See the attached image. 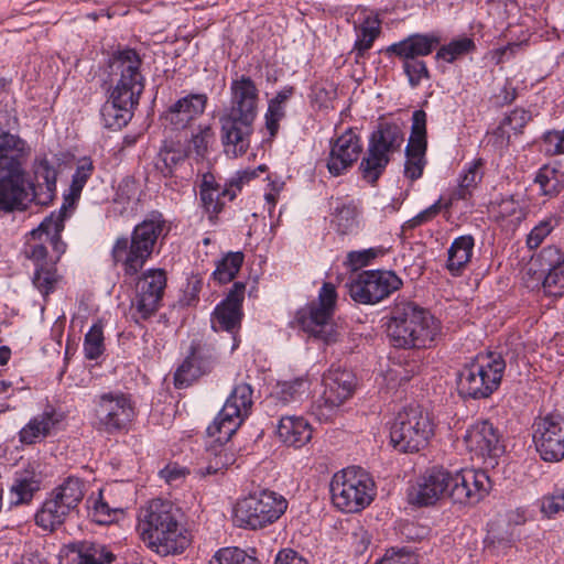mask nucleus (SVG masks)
Returning <instances> with one entry per match:
<instances>
[{
	"label": "nucleus",
	"mask_w": 564,
	"mask_h": 564,
	"mask_svg": "<svg viewBox=\"0 0 564 564\" xmlns=\"http://www.w3.org/2000/svg\"><path fill=\"white\" fill-rule=\"evenodd\" d=\"M68 208L63 205L57 213L45 217L37 228L25 238L22 254L34 267L33 285L42 295L52 293L61 280L56 264L66 251V243L61 238Z\"/></svg>",
	"instance_id": "1"
},
{
	"label": "nucleus",
	"mask_w": 564,
	"mask_h": 564,
	"mask_svg": "<svg viewBox=\"0 0 564 564\" xmlns=\"http://www.w3.org/2000/svg\"><path fill=\"white\" fill-rule=\"evenodd\" d=\"M258 105L259 89L249 76L231 80L230 108L219 118L220 139L228 156L238 158L247 152Z\"/></svg>",
	"instance_id": "2"
},
{
	"label": "nucleus",
	"mask_w": 564,
	"mask_h": 564,
	"mask_svg": "<svg viewBox=\"0 0 564 564\" xmlns=\"http://www.w3.org/2000/svg\"><path fill=\"white\" fill-rule=\"evenodd\" d=\"M141 63L139 54L132 48L119 50L112 55L109 67L119 79L101 108L105 127L118 130L131 119V110L138 105L144 88Z\"/></svg>",
	"instance_id": "3"
},
{
	"label": "nucleus",
	"mask_w": 564,
	"mask_h": 564,
	"mask_svg": "<svg viewBox=\"0 0 564 564\" xmlns=\"http://www.w3.org/2000/svg\"><path fill=\"white\" fill-rule=\"evenodd\" d=\"M138 532L142 542L161 556L182 553L188 539L178 521V509L171 501L153 499L140 509Z\"/></svg>",
	"instance_id": "4"
},
{
	"label": "nucleus",
	"mask_w": 564,
	"mask_h": 564,
	"mask_svg": "<svg viewBox=\"0 0 564 564\" xmlns=\"http://www.w3.org/2000/svg\"><path fill=\"white\" fill-rule=\"evenodd\" d=\"M387 334L394 347L422 348L438 334V323L413 302L397 301L387 323Z\"/></svg>",
	"instance_id": "5"
},
{
	"label": "nucleus",
	"mask_w": 564,
	"mask_h": 564,
	"mask_svg": "<svg viewBox=\"0 0 564 564\" xmlns=\"http://www.w3.org/2000/svg\"><path fill=\"white\" fill-rule=\"evenodd\" d=\"M334 507L341 512L357 513L366 509L377 495L372 477L360 467H347L335 473L329 482Z\"/></svg>",
	"instance_id": "6"
},
{
	"label": "nucleus",
	"mask_w": 564,
	"mask_h": 564,
	"mask_svg": "<svg viewBox=\"0 0 564 564\" xmlns=\"http://www.w3.org/2000/svg\"><path fill=\"white\" fill-rule=\"evenodd\" d=\"M506 362L496 352L479 354L459 371L457 389L464 398H488L500 386Z\"/></svg>",
	"instance_id": "7"
},
{
	"label": "nucleus",
	"mask_w": 564,
	"mask_h": 564,
	"mask_svg": "<svg viewBox=\"0 0 564 564\" xmlns=\"http://www.w3.org/2000/svg\"><path fill=\"white\" fill-rule=\"evenodd\" d=\"M85 481L68 476L56 486L35 514V523L44 530L54 531L77 509L85 496Z\"/></svg>",
	"instance_id": "8"
},
{
	"label": "nucleus",
	"mask_w": 564,
	"mask_h": 564,
	"mask_svg": "<svg viewBox=\"0 0 564 564\" xmlns=\"http://www.w3.org/2000/svg\"><path fill=\"white\" fill-rule=\"evenodd\" d=\"M288 509V501L271 490L250 494L237 501L234 520L238 527L251 530L274 523Z\"/></svg>",
	"instance_id": "9"
},
{
	"label": "nucleus",
	"mask_w": 564,
	"mask_h": 564,
	"mask_svg": "<svg viewBox=\"0 0 564 564\" xmlns=\"http://www.w3.org/2000/svg\"><path fill=\"white\" fill-rule=\"evenodd\" d=\"M403 141V131L397 123H380L372 132L359 165L362 178L375 184L386 170L391 155L400 150Z\"/></svg>",
	"instance_id": "10"
},
{
	"label": "nucleus",
	"mask_w": 564,
	"mask_h": 564,
	"mask_svg": "<svg viewBox=\"0 0 564 564\" xmlns=\"http://www.w3.org/2000/svg\"><path fill=\"white\" fill-rule=\"evenodd\" d=\"M433 435V423L421 406H408L398 413L390 429L391 444L403 453L419 452Z\"/></svg>",
	"instance_id": "11"
},
{
	"label": "nucleus",
	"mask_w": 564,
	"mask_h": 564,
	"mask_svg": "<svg viewBox=\"0 0 564 564\" xmlns=\"http://www.w3.org/2000/svg\"><path fill=\"white\" fill-rule=\"evenodd\" d=\"M336 301L337 292L334 284L324 283L318 292L317 301L307 304L297 312L296 321L301 328L326 344L335 341L337 332L333 315Z\"/></svg>",
	"instance_id": "12"
},
{
	"label": "nucleus",
	"mask_w": 564,
	"mask_h": 564,
	"mask_svg": "<svg viewBox=\"0 0 564 564\" xmlns=\"http://www.w3.org/2000/svg\"><path fill=\"white\" fill-rule=\"evenodd\" d=\"M252 392L249 383L236 384L223 409L207 427V434L216 437L220 444L228 442L250 413Z\"/></svg>",
	"instance_id": "13"
},
{
	"label": "nucleus",
	"mask_w": 564,
	"mask_h": 564,
	"mask_svg": "<svg viewBox=\"0 0 564 564\" xmlns=\"http://www.w3.org/2000/svg\"><path fill=\"white\" fill-rule=\"evenodd\" d=\"M94 403V425L98 431L108 434L128 430L135 416L130 395L122 392L102 393Z\"/></svg>",
	"instance_id": "14"
},
{
	"label": "nucleus",
	"mask_w": 564,
	"mask_h": 564,
	"mask_svg": "<svg viewBox=\"0 0 564 564\" xmlns=\"http://www.w3.org/2000/svg\"><path fill=\"white\" fill-rule=\"evenodd\" d=\"M356 387V378L348 370L330 369L323 377V391L314 400L313 414L319 421L330 420L340 406L351 398Z\"/></svg>",
	"instance_id": "15"
},
{
	"label": "nucleus",
	"mask_w": 564,
	"mask_h": 564,
	"mask_svg": "<svg viewBox=\"0 0 564 564\" xmlns=\"http://www.w3.org/2000/svg\"><path fill=\"white\" fill-rule=\"evenodd\" d=\"M346 285L355 302L373 305L400 290L403 282L391 270H367L358 273Z\"/></svg>",
	"instance_id": "16"
},
{
	"label": "nucleus",
	"mask_w": 564,
	"mask_h": 564,
	"mask_svg": "<svg viewBox=\"0 0 564 564\" xmlns=\"http://www.w3.org/2000/svg\"><path fill=\"white\" fill-rule=\"evenodd\" d=\"M533 443L545 462L564 458V416L550 413L540 416L533 424Z\"/></svg>",
	"instance_id": "17"
},
{
	"label": "nucleus",
	"mask_w": 564,
	"mask_h": 564,
	"mask_svg": "<svg viewBox=\"0 0 564 564\" xmlns=\"http://www.w3.org/2000/svg\"><path fill=\"white\" fill-rule=\"evenodd\" d=\"M467 449L482 459L488 467H495L497 458L503 454L498 430L489 421H477L471 424L464 436Z\"/></svg>",
	"instance_id": "18"
},
{
	"label": "nucleus",
	"mask_w": 564,
	"mask_h": 564,
	"mask_svg": "<svg viewBox=\"0 0 564 564\" xmlns=\"http://www.w3.org/2000/svg\"><path fill=\"white\" fill-rule=\"evenodd\" d=\"M489 476L484 470L460 469L452 474L449 499L458 505H475L490 490Z\"/></svg>",
	"instance_id": "19"
},
{
	"label": "nucleus",
	"mask_w": 564,
	"mask_h": 564,
	"mask_svg": "<svg viewBox=\"0 0 564 564\" xmlns=\"http://www.w3.org/2000/svg\"><path fill=\"white\" fill-rule=\"evenodd\" d=\"M426 113L420 109L412 115L411 134L405 148V177L415 181L422 176L426 165Z\"/></svg>",
	"instance_id": "20"
},
{
	"label": "nucleus",
	"mask_w": 564,
	"mask_h": 564,
	"mask_svg": "<svg viewBox=\"0 0 564 564\" xmlns=\"http://www.w3.org/2000/svg\"><path fill=\"white\" fill-rule=\"evenodd\" d=\"M166 286L165 272L161 269H151L142 274L135 285V296L132 305L141 318L152 316L160 306Z\"/></svg>",
	"instance_id": "21"
},
{
	"label": "nucleus",
	"mask_w": 564,
	"mask_h": 564,
	"mask_svg": "<svg viewBox=\"0 0 564 564\" xmlns=\"http://www.w3.org/2000/svg\"><path fill=\"white\" fill-rule=\"evenodd\" d=\"M362 151L360 138L351 129L330 141L327 170L333 176L345 174L358 160Z\"/></svg>",
	"instance_id": "22"
},
{
	"label": "nucleus",
	"mask_w": 564,
	"mask_h": 564,
	"mask_svg": "<svg viewBox=\"0 0 564 564\" xmlns=\"http://www.w3.org/2000/svg\"><path fill=\"white\" fill-rule=\"evenodd\" d=\"M245 284L236 282L226 299L223 300L212 314L214 330L235 332L240 327L242 317L241 304L245 297Z\"/></svg>",
	"instance_id": "23"
},
{
	"label": "nucleus",
	"mask_w": 564,
	"mask_h": 564,
	"mask_svg": "<svg viewBox=\"0 0 564 564\" xmlns=\"http://www.w3.org/2000/svg\"><path fill=\"white\" fill-rule=\"evenodd\" d=\"M452 473L442 467H433L420 478L412 496L413 503L431 506L443 497L449 498Z\"/></svg>",
	"instance_id": "24"
},
{
	"label": "nucleus",
	"mask_w": 564,
	"mask_h": 564,
	"mask_svg": "<svg viewBox=\"0 0 564 564\" xmlns=\"http://www.w3.org/2000/svg\"><path fill=\"white\" fill-rule=\"evenodd\" d=\"M31 148L20 135L0 130V174L24 171Z\"/></svg>",
	"instance_id": "25"
},
{
	"label": "nucleus",
	"mask_w": 564,
	"mask_h": 564,
	"mask_svg": "<svg viewBox=\"0 0 564 564\" xmlns=\"http://www.w3.org/2000/svg\"><path fill=\"white\" fill-rule=\"evenodd\" d=\"M206 104L205 94H189L174 102L164 118L175 130L185 129L203 115Z\"/></svg>",
	"instance_id": "26"
},
{
	"label": "nucleus",
	"mask_w": 564,
	"mask_h": 564,
	"mask_svg": "<svg viewBox=\"0 0 564 564\" xmlns=\"http://www.w3.org/2000/svg\"><path fill=\"white\" fill-rule=\"evenodd\" d=\"M150 254L127 237H118L111 248V259L126 275H135L145 264Z\"/></svg>",
	"instance_id": "27"
},
{
	"label": "nucleus",
	"mask_w": 564,
	"mask_h": 564,
	"mask_svg": "<svg viewBox=\"0 0 564 564\" xmlns=\"http://www.w3.org/2000/svg\"><path fill=\"white\" fill-rule=\"evenodd\" d=\"M0 176V213L21 209L29 199L25 172L2 173Z\"/></svg>",
	"instance_id": "28"
},
{
	"label": "nucleus",
	"mask_w": 564,
	"mask_h": 564,
	"mask_svg": "<svg viewBox=\"0 0 564 564\" xmlns=\"http://www.w3.org/2000/svg\"><path fill=\"white\" fill-rule=\"evenodd\" d=\"M199 196L204 209L213 218L221 212L226 200H232L237 196V191L229 183L219 184L213 174L206 173L199 186Z\"/></svg>",
	"instance_id": "29"
},
{
	"label": "nucleus",
	"mask_w": 564,
	"mask_h": 564,
	"mask_svg": "<svg viewBox=\"0 0 564 564\" xmlns=\"http://www.w3.org/2000/svg\"><path fill=\"white\" fill-rule=\"evenodd\" d=\"M62 416L52 406L33 416L19 432V441L24 445L36 444L48 437L61 422Z\"/></svg>",
	"instance_id": "30"
},
{
	"label": "nucleus",
	"mask_w": 564,
	"mask_h": 564,
	"mask_svg": "<svg viewBox=\"0 0 564 564\" xmlns=\"http://www.w3.org/2000/svg\"><path fill=\"white\" fill-rule=\"evenodd\" d=\"M115 555L105 546L82 542L69 546L59 564H112Z\"/></svg>",
	"instance_id": "31"
},
{
	"label": "nucleus",
	"mask_w": 564,
	"mask_h": 564,
	"mask_svg": "<svg viewBox=\"0 0 564 564\" xmlns=\"http://www.w3.org/2000/svg\"><path fill=\"white\" fill-rule=\"evenodd\" d=\"M167 231L169 227L162 214L155 212L134 227L131 239L151 256L158 239L165 236Z\"/></svg>",
	"instance_id": "32"
},
{
	"label": "nucleus",
	"mask_w": 564,
	"mask_h": 564,
	"mask_svg": "<svg viewBox=\"0 0 564 564\" xmlns=\"http://www.w3.org/2000/svg\"><path fill=\"white\" fill-rule=\"evenodd\" d=\"M40 488V474L36 473L32 466L15 471L13 482L9 490L10 503L12 506L30 503L34 494L37 492Z\"/></svg>",
	"instance_id": "33"
},
{
	"label": "nucleus",
	"mask_w": 564,
	"mask_h": 564,
	"mask_svg": "<svg viewBox=\"0 0 564 564\" xmlns=\"http://www.w3.org/2000/svg\"><path fill=\"white\" fill-rule=\"evenodd\" d=\"M438 42L440 39L435 35L413 34L398 43H393L387 48V52L395 54L403 61H409L431 54Z\"/></svg>",
	"instance_id": "34"
},
{
	"label": "nucleus",
	"mask_w": 564,
	"mask_h": 564,
	"mask_svg": "<svg viewBox=\"0 0 564 564\" xmlns=\"http://www.w3.org/2000/svg\"><path fill=\"white\" fill-rule=\"evenodd\" d=\"M279 438L289 446L302 447L312 438V427L302 416H282L276 427Z\"/></svg>",
	"instance_id": "35"
},
{
	"label": "nucleus",
	"mask_w": 564,
	"mask_h": 564,
	"mask_svg": "<svg viewBox=\"0 0 564 564\" xmlns=\"http://www.w3.org/2000/svg\"><path fill=\"white\" fill-rule=\"evenodd\" d=\"M482 162L481 160H474L469 162L458 177V185L452 192L447 200H445V209H449L454 202L459 199H468L477 185L482 178Z\"/></svg>",
	"instance_id": "36"
},
{
	"label": "nucleus",
	"mask_w": 564,
	"mask_h": 564,
	"mask_svg": "<svg viewBox=\"0 0 564 564\" xmlns=\"http://www.w3.org/2000/svg\"><path fill=\"white\" fill-rule=\"evenodd\" d=\"M474 246L475 240L470 235L460 236L454 239L447 252L448 257L446 263L447 270L453 275H459L469 263Z\"/></svg>",
	"instance_id": "37"
},
{
	"label": "nucleus",
	"mask_w": 564,
	"mask_h": 564,
	"mask_svg": "<svg viewBox=\"0 0 564 564\" xmlns=\"http://www.w3.org/2000/svg\"><path fill=\"white\" fill-rule=\"evenodd\" d=\"M34 174L36 184L32 186L33 197L39 204H46L54 195L57 173L47 160H43L35 167Z\"/></svg>",
	"instance_id": "38"
},
{
	"label": "nucleus",
	"mask_w": 564,
	"mask_h": 564,
	"mask_svg": "<svg viewBox=\"0 0 564 564\" xmlns=\"http://www.w3.org/2000/svg\"><path fill=\"white\" fill-rule=\"evenodd\" d=\"M308 389L310 384L305 377L279 381L270 398L283 405H288L301 401L308 392Z\"/></svg>",
	"instance_id": "39"
},
{
	"label": "nucleus",
	"mask_w": 564,
	"mask_h": 564,
	"mask_svg": "<svg viewBox=\"0 0 564 564\" xmlns=\"http://www.w3.org/2000/svg\"><path fill=\"white\" fill-rule=\"evenodd\" d=\"M210 455L213 457L209 459L208 465L197 470V474L202 477L216 475L236 462L235 453L224 445L213 448Z\"/></svg>",
	"instance_id": "40"
},
{
	"label": "nucleus",
	"mask_w": 564,
	"mask_h": 564,
	"mask_svg": "<svg viewBox=\"0 0 564 564\" xmlns=\"http://www.w3.org/2000/svg\"><path fill=\"white\" fill-rule=\"evenodd\" d=\"M491 213L497 219L509 220L511 224H518L524 218L523 207L514 196H508L500 202L492 203Z\"/></svg>",
	"instance_id": "41"
},
{
	"label": "nucleus",
	"mask_w": 564,
	"mask_h": 564,
	"mask_svg": "<svg viewBox=\"0 0 564 564\" xmlns=\"http://www.w3.org/2000/svg\"><path fill=\"white\" fill-rule=\"evenodd\" d=\"M243 254L241 252H230L225 256L216 265L213 273L214 280L220 284L229 283L241 268Z\"/></svg>",
	"instance_id": "42"
},
{
	"label": "nucleus",
	"mask_w": 564,
	"mask_h": 564,
	"mask_svg": "<svg viewBox=\"0 0 564 564\" xmlns=\"http://www.w3.org/2000/svg\"><path fill=\"white\" fill-rule=\"evenodd\" d=\"M93 516L96 522L106 524L111 523L123 516L124 509L121 506H111L104 496V491L100 490L98 498L94 500Z\"/></svg>",
	"instance_id": "43"
},
{
	"label": "nucleus",
	"mask_w": 564,
	"mask_h": 564,
	"mask_svg": "<svg viewBox=\"0 0 564 564\" xmlns=\"http://www.w3.org/2000/svg\"><path fill=\"white\" fill-rule=\"evenodd\" d=\"M333 221L337 227V230L341 234H348L357 227V206L352 203L349 204H337L334 208Z\"/></svg>",
	"instance_id": "44"
},
{
	"label": "nucleus",
	"mask_w": 564,
	"mask_h": 564,
	"mask_svg": "<svg viewBox=\"0 0 564 564\" xmlns=\"http://www.w3.org/2000/svg\"><path fill=\"white\" fill-rule=\"evenodd\" d=\"M380 33V22L376 18L368 17L361 26L360 34L355 43L357 56H362L371 46Z\"/></svg>",
	"instance_id": "45"
},
{
	"label": "nucleus",
	"mask_w": 564,
	"mask_h": 564,
	"mask_svg": "<svg viewBox=\"0 0 564 564\" xmlns=\"http://www.w3.org/2000/svg\"><path fill=\"white\" fill-rule=\"evenodd\" d=\"M475 50V43L469 37H460L453 40L447 45L442 46L436 57L447 63L454 62L459 56L467 54Z\"/></svg>",
	"instance_id": "46"
},
{
	"label": "nucleus",
	"mask_w": 564,
	"mask_h": 564,
	"mask_svg": "<svg viewBox=\"0 0 564 564\" xmlns=\"http://www.w3.org/2000/svg\"><path fill=\"white\" fill-rule=\"evenodd\" d=\"M543 288L546 293L553 296L564 294V258L551 267L543 279Z\"/></svg>",
	"instance_id": "47"
},
{
	"label": "nucleus",
	"mask_w": 564,
	"mask_h": 564,
	"mask_svg": "<svg viewBox=\"0 0 564 564\" xmlns=\"http://www.w3.org/2000/svg\"><path fill=\"white\" fill-rule=\"evenodd\" d=\"M210 564H258V561L238 547H225L216 552Z\"/></svg>",
	"instance_id": "48"
},
{
	"label": "nucleus",
	"mask_w": 564,
	"mask_h": 564,
	"mask_svg": "<svg viewBox=\"0 0 564 564\" xmlns=\"http://www.w3.org/2000/svg\"><path fill=\"white\" fill-rule=\"evenodd\" d=\"M85 355L93 360L102 354L104 336L101 327L94 325L85 336L84 343Z\"/></svg>",
	"instance_id": "49"
},
{
	"label": "nucleus",
	"mask_w": 564,
	"mask_h": 564,
	"mask_svg": "<svg viewBox=\"0 0 564 564\" xmlns=\"http://www.w3.org/2000/svg\"><path fill=\"white\" fill-rule=\"evenodd\" d=\"M187 155V151L180 143L165 145L160 152L161 160L164 163L167 173H172L173 169L183 162Z\"/></svg>",
	"instance_id": "50"
},
{
	"label": "nucleus",
	"mask_w": 564,
	"mask_h": 564,
	"mask_svg": "<svg viewBox=\"0 0 564 564\" xmlns=\"http://www.w3.org/2000/svg\"><path fill=\"white\" fill-rule=\"evenodd\" d=\"M530 113L524 109H514L501 121V131L520 133L530 120Z\"/></svg>",
	"instance_id": "51"
},
{
	"label": "nucleus",
	"mask_w": 564,
	"mask_h": 564,
	"mask_svg": "<svg viewBox=\"0 0 564 564\" xmlns=\"http://www.w3.org/2000/svg\"><path fill=\"white\" fill-rule=\"evenodd\" d=\"M403 69L412 87H416L422 79L429 78L426 64L417 58L404 61Z\"/></svg>",
	"instance_id": "52"
},
{
	"label": "nucleus",
	"mask_w": 564,
	"mask_h": 564,
	"mask_svg": "<svg viewBox=\"0 0 564 564\" xmlns=\"http://www.w3.org/2000/svg\"><path fill=\"white\" fill-rule=\"evenodd\" d=\"M286 108L282 106H278L274 102H268V108L264 115L265 129L268 130L270 137H274L279 129L280 122L285 118Z\"/></svg>",
	"instance_id": "53"
},
{
	"label": "nucleus",
	"mask_w": 564,
	"mask_h": 564,
	"mask_svg": "<svg viewBox=\"0 0 564 564\" xmlns=\"http://www.w3.org/2000/svg\"><path fill=\"white\" fill-rule=\"evenodd\" d=\"M94 166L89 159L79 161L77 169L73 175L72 192L79 193L93 173Z\"/></svg>",
	"instance_id": "54"
},
{
	"label": "nucleus",
	"mask_w": 564,
	"mask_h": 564,
	"mask_svg": "<svg viewBox=\"0 0 564 564\" xmlns=\"http://www.w3.org/2000/svg\"><path fill=\"white\" fill-rule=\"evenodd\" d=\"M349 541L356 554H364L371 542V534L362 525L357 524L349 534Z\"/></svg>",
	"instance_id": "55"
},
{
	"label": "nucleus",
	"mask_w": 564,
	"mask_h": 564,
	"mask_svg": "<svg viewBox=\"0 0 564 564\" xmlns=\"http://www.w3.org/2000/svg\"><path fill=\"white\" fill-rule=\"evenodd\" d=\"M443 208L445 209V202L441 197L433 205H431L430 207L425 208L424 210L419 213L416 216L411 218L408 221V226L410 228H415V227H419V226H421V225H423L425 223H429L432 219H434L440 214V212Z\"/></svg>",
	"instance_id": "56"
},
{
	"label": "nucleus",
	"mask_w": 564,
	"mask_h": 564,
	"mask_svg": "<svg viewBox=\"0 0 564 564\" xmlns=\"http://www.w3.org/2000/svg\"><path fill=\"white\" fill-rule=\"evenodd\" d=\"M534 182L540 186L542 195H552L556 189L555 171L546 166L540 169Z\"/></svg>",
	"instance_id": "57"
},
{
	"label": "nucleus",
	"mask_w": 564,
	"mask_h": 564,
	"mask_svg": "<svg viewBox=\"0 0 564 564\" xmlns=\"http://www.w3.org/2000/svg\"><path fill=\"white\" fill-rule=\"evenodd\" d=\"M553 225L551 220L538 224L528 235L527 245L530 249L540 247L543 240L551 234Z\"/></svg>",
	"instance_id": "58"
},
{
	"label": "nucleus",
	"mask_w": 564,
	"mask_h": 564,
	"mask_svg": "<svg viewBox=\"0 0 564 564\" xmlns=\"http://www.w3.org/2000/svg\"><path fill=\"white\" fill-rule=\"evenodd\" d=\"M187 475L188 469L177 464H169L160 471V476L171 486H178Z\"/></svg>",
	"instance_id": "59"
},
{
	"label": "nucleus",
	"mask_w": 564,
	"mask_h": 564,
	"mask_svg": "<svg viewBox=\"0 0 564 564\" xmlns=\"http://www.w3.org/2000/svg\"><path fill=\"white\" fill-rule=\"evenodd\" d=\"M214 140V132L210 127H205L192 138V145L198 156H204L209 143Z\"/></svg>",
	"instance_id": "60"
},
{
	"label": "nucleus",
	"mask_w": 564,
	"mask_h": 564,
	"mask_svg": "<svg viewBox=\"0 0 564 564\" xmlns=\"http://www.w3.org/2000/svg\"><path fill=\"white\" fill-rule=\"evenodd\" d=\"M544 143L549 154H564V129L562 131H550L545 133Z\"/></svg>",
	"instance_id": "61"
},
{
	"label": "nucleus",
	"mask_w": 564,
	"mask_h": 564,
	"mask_svg": "<svg viewBox=\"0 0 564 564\" xmlns=\"http://www.w3.org/2000/svg\"><path fill=\"white\" fill-rule=\"evenodd\" d=\"M265 171L264 165H259L257 169H247L243 171H239L236 175L230 180V186L237 192L241 189L242 185L248 183L250 180L256 178L260 173Z\"/></svg>",
	"instance_id": "62"
},
{
	"label": "nucleus",
	"mask_w": 564,
	"mask_h": 564,
	"mask_svg": "<svg viewBox=\"0 0 564 564\" xmlns=\"http://www.w3.org/2000/svg\"><path fill=\"white\" fill-rule=\"evenodd\" d=\"M541 511L547 517L564 511V491L558 496L544 498L541 503Z\"/></svg>",
	"instance_id": "63"
},
{
	"label": "nucleus",
	"mask_w": 564,
	"mask_h": 564,
	"mask_svg": "<svg viewBox=\"0 0 564 564\" xmlns=\"http://www.w3.org/2000/svg\"><path fill=\"white\" fill-rule=\"evenodd\" d=\"M416 558L410 552L392 551L388 552L383 558L377 564H415Z\"/></svg>",
	"instance_id": "64"
}]
</instances>
